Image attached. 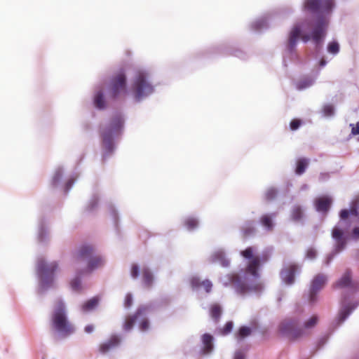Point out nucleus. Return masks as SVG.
<instances>
[{
	"label": "nucleus",
	"instance_id": "1",
	"mask_svg": "<svg viewBox=\"0 0 359 359\" xmlns=\"http://www.w3.org/2000/svg\"><path fill=\"white\" fill-rule=\"evenodd\" d=\"M94 252L93 246L83 245L72 254L73 264L76 268L82 267L79 274L90 273L104 266V259Z\"/></svg>",
	"mask_w": 359,
	"mask_h": 359
},
{
	"label": "nucleus",
	"instance_id": "2",
	"mask_svg": "<svg viewBox=\"0 0 359 359\" xmlns=\"http://www.w3.org/2000/svg\"><path fill=\"white\" fill-rule=\"evenodd\" d=\"M318 321V317L313 316L302 327L299 320L287 318L280 323L279 332L290 341H296L306 336L308 334L307 330L315 327Z\"/></svg>",
	"mask_w": 359,
	"mask_h": 359
},
{
	"label": "nucleus",
	"instance_id": "3",
	"mask_svg": "<svg viewBox=\"0 0 359 359\" xmlns=\"http://www.w3.org/2000/svg\"><path fill=\"white\" fill-rule=\"evenodd\" d=\"M52 327L62 337H66L74 332V327L68 320L65 305L58 302L55 306L51 318Z\"/></svg>",
	"mask_w": 359,
	"mask_h": 359
},
{
	"label": "nucleus",
	"instance_id": "4",
	"mask_svg": "<svg viewBox=\"0 0 359 359\" xmlns=\"http://www.w3.org/2000/svg\"><path fill=\"white\" fill-rule=\"evenodd\" d=\"M256 249L255 247H248L241 252V255L245 259H248V264L245 268V272L250 273L253 277L257 278L259 277V269L262 263L266 262L269 256L267 253H264L262 256L255 255Z\"/></svg>",
	"mask_w": 359,
	"mask_h": 359
},
{
	"label": "nucleus",
	"instance_id": "5",
	"mask_svg": "<svg viewBox=\"0 0 359 359\" xmlns=\"http://www.w3.org/2000/svg\"><path fill=\"white\" fill-rule=\"evenodd\" d=\"M123 121L121 116L112 118L109 123L101 129V136L105 149L111 152L113 149V135L118 133L123 127Z\"/></svg>",
	"mask_w": 359,
	"mask_h": 359
},
{
	"label": "nucleus",
	"instance_id": "6",
	"mask_svg": "<svg viewBox=\"0 0 359 359\" xmlns=\"http://www.w3.org/2000/svg\"><path fill=\"white\" fill-rule=\"evenodd\" d=\"M133 90L135 97L137 101L153 93L154 87L148 81L147 75L144 72L139 71L137 72L133 85Z\"/></svg>",
	"mask_w": 359,
	"mask_h": 359
},
{
	"label": "nucleus",
	"instance_id": "7",
	"mask_svg": "<svg viewBox=\"0 0 359 359\" xmlns=\"http://www.w3.org/2000/svg\"><path fill=\"white\" fill-rule=\"evenodd\" d=\"M126 93V76L123 71L116 73L111 79L109 86L110 96L116 98Z\"/></svg>",
	"mask_w": 359,
	"mask_h": 359
},
{
	"label": "nucleus",
	"instance_id": "8",
	"mask_svg": "<svg viewBox=\"0 0 359 359\" xmlns=\"http://www.w3.org/2000/svg\"><path fill=\"white\" fill-rule=\"evenodd\" d=\"M335 6L334 0H305L304 7L311 12L330 13Z\"/></svg>",
	"mask_w": 359,
	"mask_h": 359
},
{
	"label": "nucleus",
	"instance_id": "9",
	"mask_svg": "<svg viewBox=\"0 0 359 359\" xmlns=\"http://www.w3.org/2000/svg\"><path fill=\"white\" fill-rule=\"evenodd\" d=\"M327 22L324 19H320L314 26L311 35L304 34L302 39L304 42L309 41L311 39L316 43H319L325 35Z\"/></svg>",
	"mask_w": 359,
	"mask_h": 359
},
{
	"label": "nucleus",
	"instance_id": "10",
	"mask_svg": "<svg viewBox=\"0 0 359 359\" xmlns=\"http://www.w3.org/2000/svg\"><path fill=\"white\" fill-rule=\"evenodd\" d=\"M57 269L58 264L55 262L47 263L43 259H41L38 261L37 271L40 276L44 280L51 278Z\"/></svg>",
	"mask_w": 359,
	"mask_h": 359
},
{
	"label": "nucleus",
	"instance_id": "11",
	"mask_svg": "<svg viewBox=\"0 0 359 359\" xmlns=\"http://www.w3.org/2000/svg\"><path fill=\"white\" fill-rule=\"evenodd\" d=\"M326 282L327 278L323 274H318L313 278L309 292V302L311 303H314L316 301L317 293L324 287Z\"/></svg>",
	"mask_w": 359,
	"mask_h": 359
},
{
	"label": "nucleus",
	"instance_id": "12",
	"mask_svg": "<svg viewBox=\"0 0 359 359\" xmlns=\"http://www.w3.org/2000/svg\"><path fill=\"white\" fill-rule=\"evenodd\" d=\"M228 279L229 284L233 286L238 294L243 295L250 291V287L246 285L237 273L229 274ZM225 285H227L228 283Z\"/></svg>",
	"mask_w": 359,
	"mask_h": 359
},
{
	"label": "nucleus",
	"instance_id": "13",
	"mask_svg": "<svg viewBox=\"0 0 359 359\" xmlns=\"http://www.w3.org/2000/svg\"><path fill=\"white\" fill-rule=\"evenodd\" d=\"M149 309V308L147 306H139L136 312L133 315L127 316L123 325V330L126 331L130 330L133 327L136 320L140 317L146 316Z\"/></svg>",
	"mask_w": 359,
	"mask_h": 359
},
{
	"label": "nucleus",
	"instance_id": "14",
	"mask_svg": "<svg viewBox=\"0 0 359 359\" xmlns=\"http://www.w3.org/2000/svg\"><path fill=\"white\" fill-rule=\"evenodd\" d=\"M298 266L291 264L283 268L280 272V276L284 283L287 285H292L294 282V275L298 271Z\"/></svg>",
	"mask_w": 359,
	"mask_h": 359
},
{
	"label": "nucleus",
	"instance_id": "15",
	"mask_svg": "<svg viewBox=\"0 0 359 359\" xmlns=\"http://www.w3.org/2000/svg\"><path fill=\"white\" fill-rule=\"evenodd\" d=\"M120 343L121 338L118 335H111L107 341L100 344L99 351L102 354H106L118 347Z\"/></svg>",
	"mask_w": 359,
	"mask_h": 359
},
{
	"label": "nucleus",
	"instance_id": "16",
	"mask_svg": "<svg viewBox=\"0 0 359 359\" xmlns=\"http://www.w3.org/2000/svg\"><path fill=\"white\" fill-rule=\"evenodd\" d=\"M332 203V199L327 196H322L316 199V208L318 212H327Z\"/></svg>",
	"mask_w": 359,
	"mask_h": 359
},
{
	"label": "nucleus",
	"instance_id": "17",
	"mask_svg": "<svg viewBox=\"0 0 359 359\" xmlns=\"http://www.w3.org/2000/svg\"><path fill=\"white\" fill-rule=\"evenodd\" d=\"M256 231L255 223L254 221H248L241 228V233L243 238H248L252 236Z\"/></svg>",
	"mask_w": 359,
	"mask_h": 359
},
{
	"label": "nucleus",
	"instance_id": "18",
	"mask_svg": "<svg viewBox=\"0 0 359 359\" xmlns=\"http://www.w3.org/2000/svg\"><path fill=\"white\" fill-rule=\"evenodd\" d=\"M301 34L300 27L294 26L291 30L288 39V48L292 50L296 46L297 40L299 39Z\"/></svg>",
	"mask_w": 359,
	"mask_h": 359
},
{
	"label": "nucleus",
	"instance_id": "19",
	"mask_svg": "<svg viewBox=\"0 0 359 359\" xmlns=\"http://www.w3.org/2000/svg\"><path fill=\"white\" fill-rule=\"evenodd\" d=\"M213 337L210 334H204L202 336V342L203 344V353L204 354L210 353L213 349Z\"/></svg>",
	"mask_w": 359,
	"mask_h": 359
},
{
	"label": "nucleus",
	"instance_id": "20",
	"mask_svg": "<svg viewBox=\"0 0 359 359\" xmlns=\"http://www.w3.org/2000/svg\"><path fill=\"white\" fill-rule=\"evenodd\" d=\"M142 282L144 286L149 288L152 286L154 282V275L147 267H144L142 269Z\"/></svg>",
	"mask_w": 359,
	"mask_h": 359
},
{
	"label": "nucleus",
	"instance_id": "21",
	"mask_svg": "<svg viewBox=\"0 0 359 359\" xmlns=\"http://www.w3.org/2000/svg\"><path fill=\"white\" fill-rule=\"evenodd\" d=\"M276 216L275 213L271 215L266 214L262 215L259 222L268 231H272L273 228V217Z\"/></svg>",
	"mask_w": 359,
	"mask_h": 359
},
{
	"label": "nucleus",
	"instance_id": "22",
	"mask_svg": "<svg viewBox=\"0 0 359 359\" xmlns=\"http://www.w3.org/2000/svg\"><path fill=\"white\" fill-rule=\"evenodd\" d=\"M100 299L98 297H93L81 305V310L83 312L92 311L98 305Z\"/></svg>",
	"mask_w": 359,
	"mask_h": 359
},
{
	"label": "nucleus",
	"instance_id": "23",
	"mask_svg": "<svg viewBox=\"0 0 359 359\" xmlns=\"http://www.w3.org/2000/svg\"><path fill=\"white\" fill-rule=\"evenodd\" d=\"M222 312V306L217 303L212 304L210 307V316L216 323L219 320Z\"/></svg>",
	"mask_w": 359,
	"mask_h": 359
},
{
	"label": "nucleus",
	"instance_id": "24",
	"mask_svg": "<svg viewBox=\"0 0 359 359\" xmlns=\"http://www.w3.org/2000/svg\"><path fill=\"white\" fill-rule=\"evenodd\" d=\"M351 286V273L347 271L343 275L341 278L336 283L335 287H346Z\"/></svg>",
	"mask_w": 359,
	"mask_h": 359
},
{
	"label": "nucleus",
	"instance_id": "25",
	"mask_svg": "<svg viewBox=\"0 0 359 359\" xmlns=\"http://www.w3.org/2000/svg\"><path fill=\"white\" fill-rule=\"evenodd\" d=\"M349 215H353L358 217V212L356 204H353L350 208V210L344 209L341 210L339 214L340 218L341 219H346Z\"/></svg>",
	"mask_w": 359,
	"mask_h": 359
},
{
	"label": "nucleus",
	"instance_id": "26",
	"mask_svg": "<svg viewBox=\"0 0 359 359\" xmlns=\"http://www.w3.org/2000/svg\"><path fill=\"white\" fill-rule=\"evenodd\" d=\"M309 159H307L306 158H302L298 159V161H297V166H296V169H295L296 174H297L299 175H302L305 172V170L309 165Z\"/></svg>",
	"mask_w": 359,
	"mask_h": 359
},
{
	"label": "nucleus",
	"instance_id": "27",
	"mask_svg": "<svg viewBox=\"0 0 359 359\" xmlns=\"http://www.w3.org/2000/svg\"><path fill=\"white\" fill-rule=\"evenodd\" d=\"M94 104L98 109H104L105 107V101L104 95L102 91H98L94 97Z\"/></svg>",
	"mask_w": 359,
	"mask_h": 359
},
{
	"label": "nucleus",
	"instance_id": "28",
	"mask_svg": "<svg viewBox=\"0 0 359 359\" xmlns=\"http://www.w3.org/2000/svg\"><path fill=\"white\" fill-rule=\"evenodd\" d=\"M184 225L188 230L191 231L198 226V222L196 218L190 217L184 219Z\"/></svg>",
	"mask_w": 359,
	"mask_h": 359
},
{
	"label": "nucleus",
	"instance_id": "29",
	"mask_svg": "<svg viewBox=\"0 0 359 359\" xmlns=\"http://www.w3.org/2000/svg\"><path fill=\"white\" fill-rule=\"evenodd\" d=\"M303 215L304 213L302 208L299 205H296L292 210L291 217L292 220L297 222L302 219Z\"/></svg>",
	"mask_w": 359,
	"mask_h": 359
},
{
	"label": "nucleus",
	"instance_id": "30",
	"mask_svg": "<svg viewBox=\"0 0 359 359\" xmlns=\"http://www.w3.org/2000/svg\"><path fill=\"white\" fill-rule=\"evenodd\" d=\"M251 329L246 326H242L239 328L238 333L236 334V337L238 339H242L245 337H247L251 334Z\"/></svg>",
	"mask_w": 359,
	"mask_h": 359
},
{
	"label": "nucleus",
	"instance_id": "31",
	"mask_svg": "<svg viewBox=\"0 0 359 359\" xmlns=\"http://www.w3.org/2000/svg\"><path fill=\"white\" fill-rule=\"evenodd\" d=\"M278 194V191L275 188H269L265 193V199L267 201H271L274 200Z\"/></svg>",
	"mask_w": 359,
	"mask_h": 359
},
{
	"label": "nucleus",
	"instance_id": "32",
	"mask_svg": "<svg viewBox=\"0 0 359 359\" xmlns=\"http://www.w3.org/2000/svg\"><path fill=\"white\" fill-rule=\"evenodd\" d=\"M327 50L332 54H337L339 51V43L336 41L330 42L327 46Z\"/></svg>",
	"mask_w": 359,
	"mask_h": 359
},
{
	"label": "nucleus",
	"instance_id": "33",
	"mask_svg": "<svg viewBox=\"0 0 359 359\" xmlns=\"http://www.w3.org/2000/svg\"><path fill=\"white\" fill-rule=\"evenodd\" d=\"M334 109L332 104H325L323 108V112L325 116H330L334 114Z\"/></svg>",
	"mask_w": 359,
	"mask_h": 359
},
{
	"label": "nucleus",
	"instance_id": "34",
	"mask_svg": "<svg viewBox=\"0 0 359 359\" xmlns=\"http://www.w3.org/2000/svg\"><path fill=\"white\" fill-rule=\"evenodd\" d=\"M233 328V323L231 321L227 322L224 327L220 330V333L223 335H226L231 332Z\"/></svg>",
	"mask_w": 359,
	"mask_h": 359
},
{
	"label": "nucleus",
	"instance_id": "35",
	"mask_svg": "<svg viewBox=\"0 0 359 359\" xmlns=\"http://www.w3.org/2000/svg\"><path fill=\"white\" fill-rule=\"evenodd\" d=\"M71 287L75 291H79L81 288V283L79 278H76L71 281Z\"/></svg>",
	"mask_w": 359,
	"mask_h": 359
},
{
	"label": "nucleus",
	"instance_id": "36",
	"mask_svg": "<svg viewBox=\"0 0 359 359\" xmlns=\"http://www.w3.org/2000/svg\"><path fill=\"white\" fill-rule=\"evenodd\" d=\"M215 259H221V264L223 266H228L229 264V261L224 257V255L222 252H217L214 255Z\"/></svg>",
	"mask_w": 359,
	"mask_h": 359
},
{
	"label": "nucleus",
	"instance_id": "37",
	"mask_svg": "<svg viewBox=\"0 0 359 359\" xmlns=\"http://www.w3.org/2000/svg\"><path fill=\"white\" fill-rule=\"evenodd\" d=\"M332 237L337 241L339 239H342L343 238V232L339 228H334L332 230Z\"/></svg>",
	"mask_w": 359,
	"mask_h": 359
},
{
	"label": "nucleus",
	"instance_id": "38",
	"mask_svg": "<svg viewBox=\"0 0 359 359\" xmlns=\"http://www.w3.org/2000/svg\"><path fill=\"white\" fill-rule=\"evenodd\" d=\"M302 125V121L300 119L294 118L292 119L290 123V127L292 130H297Z\"/></svg>",
	"mask_w": 359,
	"mask_h": 359
},
{
	"label": "nucleus",
	"instance_id": "39",
	"mask_svg": "<svg viewBox=\"0 0 359 359\" xmlns=\"http://www.w3.org/2000/svg\"><path fill=\"white\" fill-rule=\"evenodd\" d=\"M139 327L141 331L145 332L149 328V322L147 318H144L139 325Z\"/></svg>",
	"mask_w": 359,
	"mask_h": 359
},
{
	"label": "nucleus",
	"instance_id": "40",
	"mask_svg": "<svg viewBox=\"0 0 359 359\" xmlns=\"http://www.w3.org/2000/svg\"><path fill=\"white\" fill-rule=\"evenodd\" d=\"M139 266L136 264H133L130 269V275L133 278H137L139 276Z\"/></svg>",
	"mask_w": 359,
	"mask_h": 359
},
{
	"label": "nucleus",
	"instance_id": "41",
	"mask_svg": "<svg viewBox=\"0 0 359 359\" xmlns=\"http://www.w3.org/2000/svg\"><path fill=\"white\" fill-rule=\"evenodd\" d=\"M346 242L344 238L337 240L336 251L339 252L341 251L346 246Z\"/></svg>",
	"mask_w": 359,
	"mask_h": 359
},
{
	"label": "nucleus",
	"instance_id": "42",
	"mask_svg": "<svg viewBox=\"0 0 359 359\" xmlns=\"http://www.w3.org/2000/svg\"><path fill=\"white\" fill-rule=\"evenodd\" d=\"M351 309L349 308H346L344 310L341 311L339 313V319L340 321L343 322L348 317V316L351 313Z\"/></svg>",
	"mask_w": 359,
	"mask_h": 359
},
{
	"label": "nucleus",
	"instance_id": "43",
	"mask_svg": "<svg viewBox=\"0 0 359 359\" xmlns=\"http://www.w3.org/2000/svg\"><path fill=\"white\" fill-rule=\"evenodd\" d=\"M201 287L204 288L206 292H210L212 287V284L209 280H204L201 282Z\"/></svg>",
	"mask_w": 359,
	"mask_h": 359
},
{
	"label": "nucleus",
	"instance_id": "44",
	"mask_svg": "<svg viewBox=\"0 0 359 359\" xmlns=\"http://www.w3.org/2000/svg\"><path fill=\"white\" fill-rule=\"evenodd\" d=\"M199 278L194 277L191 279V285L193 288H198L201 287V282Z\"/></svg>",
	"mask_w": 359,
	"mask_h": 359
},
{
	"label": "nucleus",
	"instance_id": "45",
	"mask_svg": "<svg viewBox=\"0 0 359 359\" xmlns=\"http://www.w3.org/2000/svg\"><path fill=\"white\" fill-rule=\"evenodd\" d=\"M133 304V297L132 294L128 293L126 295L124 300V306L126 308H129Z\"/></svg>",
	"mask_w": 359,
	"mask_h": 359
},
{
	"label": "nucleus",
	"instance_id": "46",
	"mask_svg": "<svg viewBox=\"0 0 359 359\" xmlns=\"http://www.w3.org/2000/svg\"><path fill=\"white\" fill-rule=\"evenodd\" d=\"M316 256V251L313 248H309L306 251V257L310 259H313Z\"/></svg>",
	"mask_w": 359,
	"mask_h": 359
},
{
	"label": "nucleus",
	"instance_id": "47",
	"mask_svg": "<svg viewBox=\"0 0 359 359\" xmlns=\"http://www.w3.org/2000/svg\"><path fill=\"white\" fill-rule=\"evenodd\" d=\"M351 133L354 135H359V121L356 123L355 126L351 124Z\"/></svg>",
	"mask_w": 359,
	"mask_h": 359
},
{
	"label": "nucleus",
	"instance_id": "48",
	"mask_svg": "<svg viewBox=\"0 0 359 359\" xmlns=\"http://www.w3.org/2000/svg\"><path fill=\"white\" fill-rule=\"evenodd\" d=\"M352 237L355 239H359V227H355L352 231Z\"/></svg>",
	"mask_w": 359,
	"mask_h": 359
},
{
	"label": "nucleus",
	"instance_id": "49",
	"mask_svg": "<svg viewBox=\"0 0 359 359\" xmlns=\"http://www.w3.org/2000/svg\"><path fill=\"white\" fill-rule=\"evenodd\" d=\"M85 332L87 333H91L94 330V326L93 325H88L85 327Z\"/></svg>",
	"mask_w": 359,
	"mask_h": 359
},
{
	"label": "nucleus",
	"instance_id": "50",
	"mask_svg": "<svg viewBox=\"0 0 359 359\" xmlns=\"http://www.w3.org/2000/svg\"><path fill=\"white\" fill-rule=\"evenodd\" d=\"M235 359H244V356L241 353H238L235 355Z\"/></svg>",
	"mask_w": 359,
	"mask_h": 359
},
{
	"label": "nucleus",
	"instance_id": "51",
	"mask_svg": "<svg viewBox=\"0 0 359 359\" xmlns=\"http://www.w3.org/2000/svg\"><path fill=\"white\" fill-rule=\"evenodd\" d=\"M327 62L324 58H322L320 61V66L323 67L326 65Z\"/></svg>",
	"mask_w": 359,
	"mask_h": 359
}]
</instances>
